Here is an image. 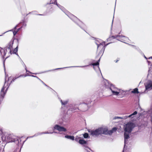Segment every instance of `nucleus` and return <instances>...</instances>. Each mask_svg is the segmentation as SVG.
Returning a JSON list of instances; mask_svg holds the SVG:
<instances>
[{
  "mask_svg": "<svg viewBox=\"0 0 152 152\" xmlns=\"http://www.w3.org/2000/svg\"><path fill=\"white\" fill-rule=\"evenodd\" d=\"M18 25H17L14 28V29H16V28L18 27Z\"/></svg>",
  "mask_w": 152,
  "mask_h": 152,
  "instance_id": "nucleus-47",
  "label": "nucleus"
},
{
  "mask_svg": "<svg viewBox=\"0 0 152 152\" xmlns=\"http://www.w3.org/2000/svg\"><path fill=\"white\" fill-rule=\"evenodd\" d=\"M87 144H85L83 146L84 147V149L85 150V149H88L89 150L91 151L92 152H93V151L87 146Z\"/></svg>",
  "mask_w": 152,
  "mask_h": 152,
  "instance_id": "nucleus-27",
  "label": "nucleus"
},
{
  "mask_svg": "<svg viewBox=\"0 0 152 152\" xmlns=\"http://www.w3.org/2000/svg\"><path fill=\"white\" fill-rule=\"evenodd\" d=\"M148 62L149 64H151V62L150 61H148Z\"/></svg>",
  "mask_w": 152,
  "mask_h": 152,
  "instance_id": "nucleus-50",
  "label": "nucleus"
},
{
  "mask_svg": "<svg viewBox=\"0 0 152 152\" xmlns=\"http://www.w3.org/2000/svg\"><path fill=\"white\" fill-rule=\"evenodd\" d=\"M2 36V35H0V36Z\"/></svg>",
  "mask_w": 152,
  "mask_h": 152,
  "instance_id": "nucleus-63",
  "label": "nucleus"
},
{
  "mask_svg": "<svg viewBox=\"0 0 152 152\" xmlns=\"http://www.w3.org/2000/svg\"><path fill=\"white\" fill-rule=\"evenodd\" d=\"M27 76H29V75H26L25 76H24V77H26Z\"/></svg>",
  "mask_w": 152,
  "mask_h": 152,
  "instance_id": "nucleus-54",
  "label": "nucleus"
},
{
  "mask_svg": "<svg viewBox=\"0 0 152 152\" xmlns=\"http://www.w3.org/2000/svg\"><path fill=\"white\" fill-rule=\"evenodd\" d=\"M26 24L25 21L24 20L22 22V26L21 27H26Z\"/></svg>",
  "mask_w": 152,
  "mask_h": 152,
  "instance_id": "nucleus-31",
  "label": "nucleus"
},
{
  "mask_svg": "<svg viewBox=\"0 0 152 152\" xmlns=\"http://www.w3.org/2000/svg\"><path fill=\"white\" fill-rule=\"evenodd\" d=\"M76 105H77L75 104H69L68 105L69 108H68L67 111L68 112L71 113V114L72 112L79 109L78 107L76 106Z\"/></svg>",
  "mask_w": 152,
  "mask_h": 152,
  "instance_id": "nucleus-8",
  "label": "nucleus"
},
{
  "mask_svg": "<svg viewBox=\"0 0 152 152\" xmlns=\"http://www.w3.org/2000/svg\"><path fill=\"white\" fill-rule=\"evenodd\" d=\"M113 20L112 21V24H113Z\"/></svg>",
  "mask_w": 152,
  "mask_h": 152,
  "instance_id": "nucleus-60",
  "label": "nucleus"
},
{
  "mask_svg": "<svg viewBox=\"0 0 152 152\" xmlns=\"http://www.w3.org/2000/svg\"><path fill=\"white\" fill-rule=\"evenodd\" d=\"M23 76V75H20L18 77L19 78V77H22Z\"/></svg>",
  "mask_w": 152,
  "mask_h": 152,
  "instance_id": "nucleus-49",
  "label": "nucleus"
},
{
  "mask_svg": "<svg viewBox=\"0 0 152 152\" xmlns=\"http://www.w3.org/2000/svg\"><path fill=\"white\" fill-rule=\"evenodd\" d=\"M80 138V137H79L78 138H76L75 139V140L77 142H78V139Z\"/></svg>",
  "mask_w": 152,
  "mask_h": 152,
  "instance_id": "nucleus-39",
  "label": "nucleus"
},
{
  "mask_svg": "<svg viewBox=\"0 0 152 152\" xmlns=\"http://www.w3.org/2000/svg\"><path fill=\"white\" fill-rule=\"evenodd\" d=\"M117 129V128L115 127H113L112 128V130H108L107 128V135H111L113 133V132L114 131H115Z\"/></svg>",
  "mask_w": 152,
  "mask_h": 152,
  "instance_id": "nucleus-17",
  "label": "nucleus"
},
{
  "mask_svg": "<svg viewBox=\"0 0 152 152\" xmlns=\"http://www.w3.org/2000/svg\"><path fill=\"white\" fill-rule=\"evenodd\" d=\"M112 93L113 95H118L119 94V92L118 91H113L112 92Z\"/></svg>",
  "mask_w": 152,
  "mask_h": 152,
  "instance_id": "nucleus-28",
  "label": "nucleus"
},
{
  "mask_svg": "<svg viewBox=\"0 0 152 152\" xmlns=\"http://www.w3.org/2000/svg\"><path fill=\"white\" fill-rule=\"evenodd\" d=\"M25 70H26V72H29L30 73H32H32H31V72H30L29 71H28V70H27V69L26 67V68H25ZM33 74H35V73H33Z\"/></svg>",
  "mask_w": 152,
  "mask_h": 152,
  "instance_id": "nucleus-36",
  "label": "nucleus"
},
{
  "mask_svg": "<svg viewBox=\"0 0 152 152\" xmlns=\"http://www.w3.org/2000/svg\"><path fill=\"white\" fill-rule=\"evenodd\" d=\"M53 130H57L60 132H65L66 131V128L58 124H56L53 127Z\"/></svg>",
  "mask_w": 152,
  "mask_h": 152,
  "instance_id": "nucleus-10",
  "label": "nucleus"
},
{
  "mask_svg": "<svg viewBox=\"0 0 152 152\" xmlns=\"http://www.w3.org/2000/svg\"><path fill=\"white\" fill-rule=\"evenodd\" d=\"M135 127L134 124L132 122H129L126 124L124 131L129 133L131 132L133 129Z\"/></svg>",
  "mask_w": 152,
  "mask_h": 152,
  "instance_id": "nucleus-7",
  "label": "nucleus"
},
{
  "mask_svg": "<svg viewBox=\"0 0 152 152\" xmlns=\"http://www.w3.org/2000/svg\"><path fill=\"white\" fill-rule=\"evenodd\" d=\"M38 15H42V14H38Z\"/></svg>",
  "mask_w": 152,
  "mask_h": 152,
  "instance_id": "nucleus-55",
  "label": "nucleus"
},
{
  "mask_svg": "<svg viewBox=\"0 0 152 152\" xmlns=\"http://www.w3.org/2000/svg\"><path fill=\"white\" fill-rule=\"evenodd\" d=\"M60 102L61 104L62 105H65L67 104L68 102V100H66L63 101L61 99H60Z\"/></svg>",
  "mask_w": 152,
  "mask_h": 152,
  "instance_id": "nucleus-22",
  "label": "nucleus"
},
{
  "mask_svg": "<svg viewBox=\"0 0 152 152\" xmlns=\"http://www.w3.org/2000/svg\"><path fill=\"white\" fill-rule=\"evenodd\" d=\"M15 152V151H14V152Z\"/></svg>",
  "mask_w": 152,
  "mask_h": 152,
  "instance_id": "nucleus-64",
  "label": "nucleus"
},
{
  "mask_svg": "<svg viewBox=\"0 0 152 152\" xmlns=\"http://www.w3.org/2000/svg\"><path fill=\"white\" fill-rule=\"evenodd\" d=\"M64 113L62 118V120L63 122L68 123L70 121L71 113L68 112V111L67 113H66V111H64Z\"/></svg>",
  "mask_w": 152,
  "mask_h": 152,
  "instance_id": "nucleus-6",
  "label": "nucleus"
},
{
  "mask_svg": "<svg viewBox=\"0 0 152 152\" xmlns=\"http://www.w3.org/2000/svg\"><path fill=\"white\" fill-rule=\"evenodd\" d=\"M39 80L44 85H45V86L49 88L50 89H52L51 88H50V87H49L48 86H47L46 84H45L44 83V82L43 81H42V80H41L40 79H39Z\"/></svg>",
  "mask_w": 152,
  "mask_h": 152,
  "instance_id": "nucleus-32",
  "label": "nucleus"
},
{
  "mask_svg": "<svg viewBox=\"0 0 152 152\" xmlns=\"http://www.w3.org/2000/svg\"><path fill=\"white\" fill-rule=\"evenodd\" d=\"M106 81L108 83V85H107L106 84V86H108L109 87L111 91L112 92L113 91H115L118 90V88L115 87L114 85L110 83H109L108 80H106Z\"/></svg>",
  "mask_w": 152,
  "mask_h": 152,
  "instance_id": "nucleus-13",
  "label": "nucleus"
},
{
  "mask_svg": "<svg viewBox=\"0 0 152 152\" xmlns=\"http://www.w3.org/2000/svg\"><path fill=\"white\" fill-rule=\"evenodd\" d=\"M146 113H147V112L146 111H144L143 113H140L139 114V116H142V115H145Z\"/></svg>",
  "mask_w": 152,
  "mask_h": 152,
  "instance_id": "nucleus-33",
  "label": "nucleus"
},
{
  "mask_svg": "<svg viewBox=\"0 0 152 152\" xmlns=\"http://www.w3.org/2000/svg\"><path fill=\"white\" fill-rule=\"evenodd\" d=\"M95 43L97 45V49L101 46H103L105 45V42L103 41L102 40L98 39L95 40Z\"/></svg>",
  "mask_w": 152,
  "mask_h": 152,
  "instance_id": "nucleus-12",
  "label": "nucleus"
},
{
  "mask_svg": "<svg viewBox=\"0 0 152 152\" xmlns=\"http://www.w3.org/2000/svg\"><path fill=\"white\" fill-rule=\"evenodd\" d=\"M52 132H53V133H57L56 132H55L54 131H53Z\"/></svg>",
  "mask_w": 152,
  "mask_h": 152,
  "instance_id": "nucleus-53",
  "label": "nucleus"
},
{
  "mask_svg": "<svg viewBox=\"0 0 152 152\" xmlns=\"http://www.w3.org/2000/svg\"><path fill=\"white\" fill-rule=\"evenodd\" d=\"M78 142L79 144L83 145L85 144H87V141L83 139H80L79 140Z\"/></svg>",
  "mask_w": 152,
  "mask_h": 152,
  "instance_id": "nucleus-19",
  "label": "nucleus"
},
{
  "mask_svg": "<svg viewBox=\"0 0 152 152\" xmlns=\"http://www.w3.org/2000/svg\"><path fill=\"white\" fill-rule=\"evenodd\" d=\"M41 133H42V132H38V133H37V135L39 136V135L42 134H41Z\"/></svg>",
  "mask_w": 152,
  "mask_h": 152,
  "instance_id": "nucleus-42",
  "label": "nucleus"
},
{
  "mask_svg": "<svg viewBox=\"0 0 152 152\" xmlns=\"http://www.w3.org/2000/svg\"><path fill=\"white\" fill-rule=\"evenodd\" d=\"M88 149H85V150L87 152H90Z\"/></svg>",
  "mask_w": 152,
  "mask_h": 152,
  "instance_id": "nucleus-46",
  "label": "nucleus"
},
{
  "mask_svg": "<svg viewBox=\"0 0 152 152\" xmlns=\"http://www.w3.org/2000/svg\"><path fill=\"white\" fill-rule=\"evenodd\" d=\"M13 44V42H11L9 43L8 46L6 47L9 51V54H12L11 49L12 48Z\"/></svg>",
  "mask_w": 152,
  "mask_h": 152,
  "instance_id": "nucleus-15",
  "label": "nucleus"
},
{
  "mask_svg": "<svg viewBox=\"0 0 152 152\" xmlns=\"http://www.w3.org/2000/svg\"><path fill=\"white\" fill-rule=\"evenodd\" d=\"M123 118H122L121 117H118V116H115L114 118L113 119H123Z\"/></svg>",
  "mask_w": 152,
  "mask_h": 152,
  "instance_id": "nucleus-35",
  "label": "nucleus"
},
{
  "mask_svg": "<svg viewBox=\"0 0 152 152\" xmlns=\"http://www.w3.org/2000/svg\"><path fill=\"white\" fill-rule=\"evenodd\" d=\"M121 37L122 38L121 39V40L118 39H117L125 43H126L124 41L128 42V40H129L128 38L125 36L121 35Z\"/></svg>",
  "mask_w": 152,
  "mask_h": 152,
  "instance_id": "nucleus-16",
  "label": "nucleus"
},
{
  "mask_svg": "<svg viewBox=\"0 0 152 152\" xmlns=\"http://www.w3.org/2000/svg\"><path fill=\"white\" fill-rule=\"evenodd\" d=\"M107 128L102 127L98 128L91 131L90 134L94 137H97L102 134L107 135Z\"/></svg>",
  "mask_w": 152,
  "mask_h": 152,
  "instance_id": "nucleus-2",
  "label": "nucleus"
},
{
  "mask_svg": "<svg viewBox=\"0 0 152 152\" xmlns=\"http://www.w3.org/2000/svg\"><path fill=\"white\" fill-rule=\"evenodd\" d=\"M129 133L128 132H126L125 131L124 133V149L125 147L126 146V144L127 143V139L129 138Z\"/></svg>",
  "mask_w": 152,
  "mask_h": 152,
  "instance_id": "nucleus-14",
  "label": "nucleus"
},
{
  "mask_svg": "<svg viewBox=\"0 0 152 152\" xmlns=\"http://www.w3.org/2000/svg\"><path fill=\"white\" fill-rule=\"evenodd\" d=\"M64 137L66 138L70 139L72 140H74V137L73 136L66 135H65Z\"/></svg>",
  "mask_w": 152,
  "mask_h": 152,
  "instance_id": "nucleus-20",
  "label": "nucleus"
},
{
  "mask_svg": "<svg viewBox=\"0 0 152 152\" xmlns=\"http://www.w3.org/2000/svg\"><path fill=\"white\" fill-rule=\"evenodd\" d=\"M3 50L4 51V54H3V57L6 55V54L7 53V52L8 51V49L6 47L4 48L1 49Z\"/></svg>",
  "mask_w": 152,
  "mask_h": 152,
  "instance_id": "nucleus-25",
  "label": "nucleus"
},
{
  "mask_svg": "<svg viewBox=\"0 0 152 152\" xmlns=\"http://www.w3.org/2000/svg\"><path fill=\"white\" fill-rule=\"evenodd\" d=\"M128 118H129L128 116H125L123 118H124V119H126Z\"/></svg>",
  "mask_w": 152,
  "mask_h": 152,
  "instance_id": "nucleus-40",
  "label": "nucleus"
},
{
  "mask_svg": "<svg viewBox=\"0 0 152 152\" xmlns=\"http://www.w3.org/2000/svg\"><path fill=\"white\" fill-rule=\"evenodd\" d=\"M9 31H13V34L14 36H15L16 35V34H17V33L18 32V31H13V29H12V30H10L9 31H6V32H4V33H3V34H4L6 33V32H7Z\"/></svg>",
  "mask_w": 152,
  "mask_h": 152,
  "instance_id": "nucleus-26",
  "label": "nucleus"
},
{
  "mask_svg": "<svg viewBox=\"0 0 152 152\" xmlns=\"http://www.w3.org/2000/svg\"><path fill=\"white\" fill-rule=\"evenodd\" d=\"M61 108H62V110L63 108H62V107H61Z\"/></svg>",
  "mask_w": 152,
  "mask_h": 152,
  "instance_id": "nucleus-62",
  "label": "nucleus"
},
{
  "mask_svg": "<svg viewBox=\"0 0 152 152\" xmlns=\"http://www.w3.org/2000/svg\"><path fill=\"white\" fill-rule=\"evenodd\" d=\"M21 61H22V64H23V66H24V67H25V68H26V65H25V64H24V62L22 61V60H21Z\"/></svg>",
  "mask_w": 152,
  "mask_h": 152,
  "instance_id": "nucleus-43",
  "label": "nucleus"
},
{
  "mask_svg": "<svg viewBox=\"0 0 152 152\" xmlns=\"http://www.w3.org/2000/svg\"><path fill=\"white\" fill-rule=\"evenodd\" d=\"M30 76H32V77H36L38 79H39V78H38L36 76H34V75H30Z\"/></svg>",
  "mask_w": 152,
  "mask_h": 152,
  "instance_id": "nucleus-38",
  "label": "nucleus"
},
{
  "mask_svg": "<svg viewBox=\"0 0 152 152\" xmlns=\"http://www.w3.org/2000/svg\"><path fill=\"white\" fill-rule=\"evenodd\" d=\"M22 28V27H21L18 29L17 31H18Z\"/></svg>",
  "mask_w": 152,
  "mask_h": 152,
  "instance_id": "nucleus-45",
  "label": "nucleus"
},
{
  "mask_svg": "<svg viewBox=\"0 0 152 152\" xmlns=\"http://www.w3.org/2000/svg\"><path fill=\"white\" fill-rule=\"evenodd\" d=\"M34 136H30V137H28L26 139L25 141H24L23 142V144L24 142L28 138H32V137H34Z\"/></svg>",
  "mask_w": 152,
  "mask_h": 152,
  "instance_id": "nucleus-37",
  "label": "nucleus"
},
{
  "mask_svg": "<svg viewBox=\"0 0 152 152\" xmlns=\"http://www.w3.org/2000/svg\"><path fill=\"white\" fill-rule=\"evenodd\" d=\"M53 133V132H42V134H52Z\"/></svg>",
  "mask_w": 152,
  "mask_h": 152,
  "instance_id": "nucleus-34",
  "label": "nucleus"
},
{
  "mask_svg": "<svg viewBox=\"0 0 152 152\" xmlns=\"http://www.w3.org/2000/svg\"><path fill=\"white\" fill-rule=\"evenodd\" d=\"M119 58H118L117 59V60H115L114 61L115 62V63H117L119 61Z\"/></svg>",
  "mask_w": 152,
  "mask_h": 152,
  "instance_id": "nucleus-41",
  "label": "nucleus"
},
{
  "mask_svg": "<svg viewBox=\"0 0 152 152\" xmlns=\"http://www.w3.org/2000/svg\"><path fill=\"white\" fill-rule=\"evenodd\" d=\"M35 12V11H34V12H33V13H34V12Z\"/></svg>",
  "mask_w": 152,
  "mask_h": 152,
  "instance_id": "nucleus-57",
  "label": "nucleus"
},
{
  "mask_svg": "<svg viewBox=\"0 0 152 152\" xmlns=\"http://www.w3.org/2000/svg\"><path fill=\"white\" fill-rule=\"evenodd\" d=\"M3 142L7 143L15 142L18 146H21L22 144L21 143V140L20 138L18 137L13 134H7L6 135H3L1 137Z\"/></svg>",
  "mask_w": 152,
  "mask_h": 152,
  "instance_id": "nucleus-1",
  "label": "nucleus"
},
{
  "mask_svg": "<svg viewBox=\"0 0 152 152\" xmlns=\"http://www.w3.org/2000/svg\"><path fill=\"white\" fill-rule=\"evenodd\" d=\"M18 51V46L14 50L13 52L12 53L16 54L18 57H19L20 58L18 53H17Z\"/></svg>",
  "mask_w": 152,
  "mask_h": 152,
  "instance_id": "nucleus-21",
  "label": "nucleus"
},
{
  "mask_svg": "<svg viewBox=\"0 0 152 152\" xmlns=\"http://www.w3.org/2000/svg\"><path fill=\"white\" fill-rule=\"evenodd\" d=\"M100 60V58L98 61H96V62L94 63L91 64L89 65H86V66H70V67H65L64 68H58L56 69H55L50 70L48 71H45V72H43L42 73H45V72H50V71H53L55 70L61 69H63V68H68L73 67H84L88 66L89 65L93 66H94L93 68L94 69V66L99 65V62Z\"/></svg>",
  "mask_w": 152,
  "mask_h": 152,
  "instance_id": "nucleus-5",
  "label": "nucleus"
},
{
  "mask_svg": "<svg viewBox=\"0 0 152 152\" xmlns=\"http://www.w3.org/2000/svg\"><path fill=\"white\" fill-rule=\"evenodd\" d=\"M145 58H146V59H147V58L145 56Z\"/></svg>",
  "mask_w": 152,
  "mask_h": 152,
  "instance_id": "nucleus-56",
  "label": "nucleus"
},
{
  "mask_svg": "<svg viewBox=\"0 0 152 152\" xmlns=\"http://www.w3.org/2000/svg\"><path fill=\"white\" fill-rule=\"evenodd\" d=\"M67 16L72 20L81 29H84L85 27V25L79 19L73 15L69 14Z\"/></svg>",
  "mask_w": 152,
  "mask_h": 152,
  "instance_id": "nucleus-4",
  "label": "nucleus"
},
{
  "mask_svg": "<svg viewBox=\"0 0 152 152\" xmlns=\"http://www.w3.org/2000/svg\"><path fill=\"white\" fill-rule=\"evenodd\" d=\"M38 136L37 135V134L36 133V134H35L34 135H33V136H34V137H37Z\"/></svg>",
  "mask_w": 152,
  "mask_h": 152,
  "instance_id": "nucleus-48",
  "label": "nucleus"
},
{
  "mask_svg": "<svg viewBox=\"0 0 152 152\" xmlns=\"http://www.w3.org/2000/svg\"><path fill=\"white\" fill-rule=\"evenodd\" d=\"M91 102L90 100L88 102L86 103L83 102L81 103V106L82 107V111H86L89 108L88 106V105Z\"/></svg>",
  "mask_w": 152,
  "mask_h": 152,
  "instance_id": "nucleus-11",
  "label": "nucleus"
},
{
  "mask_svg": "<svg viewBox=\"0 0 152 152\" xmlns=\"http://www.w3.org/2000/svg\"><path fill=\"white\" fill-rule=\"evenodd\" d=\"M137 113L136 111H135L133 113L128 116L129 118H132L134 117V115H136Z\"/></svg>",
  "mask_w": 152,
  "mask_h": 152,
  "instance_id": "nucleus-23",
  "label": "nucleus"
},
{
  "mask_svg": "<svg viewBox=\"0 0 152 152\" xmlns=\"http://www.w3.org/2000/svg\"><path fill=\"white\" fill-rule=\"evenodd\" d=\"M11 78V77H9L8 79V80H9Z\"/></svg>",
  "mask_w": 152,
  "mask_h": 152,
  "instance_id": "nucleus-51",
  "label": "nucleus"
},
{
  "mask_svg": "<svg viewBox=\"0 0 152 152\" xmlns=\"http://www.w3.org/2000/svg\"><path fill=\"white\" fill-rule=\"evenodd\" d=\"M98 68H99V66H98Z\"/></svg>",
  "mask_w": 152,
  "mask_h": 152,
  "instance_id": "nucleus-61",
  "label": "nucleus"
},
{
  "mask_svg": "<svg viewBox=\"0 0 152 152\" xmlns=\"http://www.w3.org/2000/svg\"><path fill=\"white\" fill-rule=\"evenodd\" d=\"M145 86V91H150L152 89V81L148 80L144 83Z\"/></svg>",
  "mask_w": 152,
  "mask_h": 152,
  "instance_id": "nucleus-9",
  "label": "nucleus"
},
{
  "mask_svg": "<svg viewBox=\"0 0 152 152\" xmlns=\"http://www.w3.org/2000/svg\"><path fill=\"white\" fill-rule=\"evenodd\" d=\"M124 152V150H123V151L122 152Z\"/></svg>",
  "mask_w": 152,
  "mask_h": 152,
  "instance_id": "nucleus-59",
  "label": "nucleus"
},
{
  "mask_svg": "<svg viewBox=\"0 0 152 152\" xmlns=\"http://www.w3.org/2000/svg\"><path fill=\"white\" fill-rule=\"evenodd\" d=\"M130 45H132V46H133L134 45H130V44H129Z\"/></svg>",
  "mask_w": 152,
  "mask_h": 152,
  "instance_id": "nucleus-58",
  "label": "nucleus"
},
{
  "mask_svg": "<svg viewBox=\"0 0 152 152\" xmlns=\"http://www.w3.org/2000/svg\"><path fill=\"white\" fill-rule=\"evenodd\" d=\"M121 36V35H115V36H113L111 37L112 38H113V39H115L116 38H117L118 37H120Z\"/></svg>",
  "mask_w": 152,
  "mask_h": 152,
  "instance_id": "nucleus-30",
  "label": "nucleus"
},
{
  "mask_svg": "<svg viewBox=\"0 0 152 152\" xmlns=\"http://www.w3.org/2000/svg\"><path fill=\"white\" fill-rule=\"evenodd\" d=\"M18 77H14L12 80V81H11L9 85L7 87L6 89L5 90V88L6 87V86L5 87V84L6 83V76H5V82L4 83V85L2 88H1V89L0 92V104L1 103L2 101H3L4 98V96L6 94L7 91L9 87V86L11 84V83L13 82H14L15 80L18 78Z\"/></svg>",
  "mask_w": 152,
  "mask_h": 152,
  "instance_id": "nucleus-3",
  "label": "nucleus"
},
{
  "mask_svg": "<svg viewBox=\"0 0 152 152\" xmlns=\"http://www.w3.org/2000/svg\"><path fill=\"white\" fill-rule=\"evenodd\" d=\"M83 136L85 138H87L89 137L88 134L87 133H85L83 134Z\"/></svg>",
  "mask_w": 152,
  "mask_h": 152,
  "instance_id": "nucleus-29",
  "label": "nucleus"
},
{
  "mask_svg": "<svg viewBox=\"0 0 152 152\" xmlns=\"http://www.w3.org/2000/svg\"><path fill=\"white\" fill-rule=\"evenodd\" d=\"M2 133V130L1 129H0V135Z\"/></svg>",
  "mask_w": 152,
  "mask_h": 152,
  "instance_id": "nucleus-44",
  "label": "nucleus"
},
{
  "mask_svg": "<svg viewBox=\"0 0 152 152\" xmlns=\"http://www.w3.org/2000/svg\"><path fill=\"white\" fill-rule=\"evenodd\" d=\"M131 93L133 94H138L139 92H138V88H136L131 91Z\"/></svg>",
  "mask_w": 152,
  "mask_h": 152,
  "instance_id": "nucleus-24",
  "label": "nucleus"
},
{
  "mask_svg": "<svg viewBox=\"0 0 152 152\" xmlns=\"http://www.w3.org/2000/svg\"><path fill=\"white\" fill-rule=\"evenodd\" d=\"M148 59H152V56H151L149 58H148Z\"/></svg>",
  "mask_w": 152,
  "mask_h": 152,
  "instance_id": "nucleus-52",
  "label": "nucleus"
},
{
  "mask_svg": "<svg viewBox=\"0 0 152 152\" xmlns=\"http://www.w3.org/2000/svg\"><path fill=\"white\" fill-rule=\"evenodd\" d=\"M111 43V42L109 43H107V44L106 45H103V46L100 47V48H102L101 50L100 51L99 54H102V56L104 53V52L105 50V49L106 46H107V45H108L109 44Z\"/></svg>",
  "mask_w": 152,
  "mask_h": 152,
  "instance_id": "nucleus-18",
  "label": "nucleus"
}]
</instances>
